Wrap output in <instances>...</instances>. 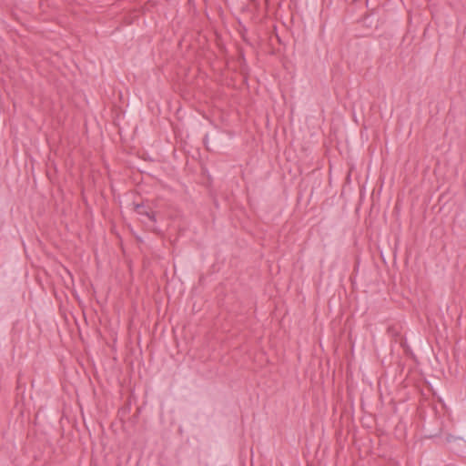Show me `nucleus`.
Wrapping results in <instances>:
<instances>
[{"instance_id":"1","label":"nucleus","mask_w":466,"mask_h":466,"mask_svg":"<svg viewBox=\"0 0 466 466\" xmlns=\"http://www.w3.org/2000/svg\"><path fill=\"white\" fill-rule=\"evenodd\" d=\"M135 210L139 215L147 216L150 220L156 222V213L148 207H146L143 203L137 204Z\"/></svg>"},{"instance_id":"2","label":"nucleus","mask_w":466,"mask_h":466,"mask_svg":"<svg viewBox=\"0 0 466 466\" xmlns=\"http://www.w3.org/2000/svg\"><path fill=\"white\" fill-rule=\"evenodd\" d=\"M400 345L404 350V351L407 355H410V356L413 355L411 349H410V345L408 344L407 339L405 338H402V337L400 338Z\"/></svg>"},{"instance_id":"3","label":"nucleus","mask_w":466,"mask_h":466,"mask_svg":"<svg viewBox=\"0 0 466 466\" xmlns=\"http://www.w3.org/2000/svg\"><path fill=\"white\" fill-rule=\"evenodd\" d=\"M387 333L389 336H391V337H394V338H397V337H400V331L397 330V329L393 326H390L387 329Z\"/></svg>"},{"instance_id":"4","label":"nucleus","mask_w":466,"mask_h":466,"mask_svg":"<svg viewBox=\"0 0 466 466\" xmlns=\"http://www.w3.org/2000/svg\"><path fill=\"white\" fill-rule=\"evenodd\" d=\"M204 142L205 144H208V137H205Z\"/></svg>"},{"instance_id":"5","label":"nucleus","mask_w":466,"mask_h":466,"mask_svg":"<svg viewBox=\"0 0 466 466\" xmlns=\"http://www.w3.org/2000/svg\"><path fill=\"white\" fill-rule=\"evenodd\" d=\"M256 0H250V2L254 3Z\"/></svg>"}]
</instances>
